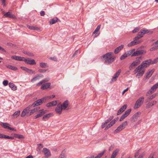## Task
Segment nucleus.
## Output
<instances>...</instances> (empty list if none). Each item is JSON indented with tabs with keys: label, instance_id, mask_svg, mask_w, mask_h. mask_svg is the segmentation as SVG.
I'll return each mask as SVG.
<instances>
[{
	"label": "nucleus",
	"instance_id": "obj_57",
	"mask_svg": "<svg viewBox=\"0 0 158 158\" xmlns=\"http://www.w3.org/2000/svg\"><path fill=\"white\" fill-rule=\"evenodd\" d=\"M157 62V59H155L153 61L151 60V64H153L156 63Z\"/></svg>",
	"mask_w": 158,
	"mask_h": 158
},
{
	"label": "nucleus",
	"instance_id": "obj_35",
	"mask_svg": "<svg viewBox=\"0 0 158 158\" xmlns=\"http://www.w3.org/2000/svg\"><path fill=\"white\" fill-rule=\"evenodd\" d=\"M7 68L14 70H16L17 69L16 67L11 65H8L6 66Z\"/></svg>",
	"mask_w": 158,
	"mask_h": 158
},
{
	"label": "nucleus",
	"instance_id": "obj_40",
	"mask_svg": "<svg viewBox=\"0 0 158 158\" xmlns=\"http://www.w3.org/2000/svg\"><path fill=\"white\" fill-rule=\"evenodd\" d=\"M122 128L119 126L118 128L115 130L114 132L115 133H117L120 131L123 130Z\"/></svg>",
	"mask_w": 158,
	"mask_h": 158
},
{
	"label": "nucleus",
	"instance_id": "obj_12",
	"mask_svg": "<svg viewBox=\"0 0 158 158\" xmlns=\"http://www.w3.org/2000/svg\"><path fill=\"white\" fill-rule=\"evenodd\" d=\"M11 11H8L4 15V16L6 17L12 19H16V17L13 14H11Z\"/></svg>",
	"mask_w": 158,
	"mask_h": 158
},
{
	"label": "nucleus",
	"instance_id": "obj_5",
	"mask_svg": "<svg viewBox=\"0 0 158 158\" xmlns=\"http://www.w3.org/2000/svg\"><path fill=\"white\" fill-rule=\"evenodd\" d=\"M30 109V106H29L27 107L24 109L21 114V116L24 117L26 115L27 116L30 115L29 114L30 113L29 111H30L29 110Z\"/></svg>",
	"mask_w": 158,
	"mask_h": 158
},
{
	"label": "nucleus",
	"instance_id": "obj_29",
	"mask_svg": "<svg viewBox=\"0 0 158 158\" xmlns=\"http://www.w3.org/2000/svg\"><path fill=\"white\" fill-rule=\"evenodd\" d=\"M13 58L14 59L19 61H24V60L25 58L23 57H21L19 56H13Z\"/></svg>",
	"mask_w": 158,
	"mask_h": 158
},
{
	"label": "nucleus",
	"instance_id": "obj_54",
	"mask_svg": "<svg viewBox=\"0 0 158 158\" xmlns=\"http://www.w3.org/2000/svg\"><path fill=\"white\" fill-rule=\"evenodd\" d=\"M8 81L7 80H4L3 82V84L4 86H6L8 85Z\"/></svg>",
	"mask_w": 158,
	"mask_h": 158
},
{
	"label": "nucleus",
	"instance_id": "obj_4",
	"mask_svg": "<svg viewBox=\"0 0 158 158\" xmlns=\"http://www.w3.org/2000/svg\"><path fill=\"white\" fill-rule=\"evenodd\" d=\"M141 59V57H137L136 58V60L134 61L129 66V69L130 70L132 69L133 67L135 66L140 63V60Z\"/></svg>",
	"mask_w": 158,
	"mask_h": 158
},
{
	"label": "nucleus",
	"instance_id": "obj_18",
	"mask_svg": "<svg viewBox=\"0 0 158 158\" xmlns=\"http://www.w3.org/2000/svg\"><path fill=\"white\" fill-rule=\"evenodd\" d=\"M57 104L56 101H53L48 103L46 106L48 107L55 106L57 105Z\"/></svg>",
	"mask_w": 158,
	"mask_h": 158
},
{
	"label": "nucleus",
	"instance_id": "obj_17",
	"mask_svg": "<svg viewBox=\"0 0 158 158\" xmlns=\"http://www.w3.org/2000/svg\"><path fill=\"white\" fill-rule=\"evenodd\" d=\"M145 70L144 69H139L138 72V73L136 75V76L138 77V78H139L142 76Z\"/></svg>",
	"mask_w": 158,
	"mask_h": 158
},
{
	"label": "nucleus",
	"instance_id": "obj_28",
	"mask_svg": "<svg viewBox=\"0 0 158 158\" xmlns=\"http://www.w3.org/2000/svg\"><path fill=\"white\" fill-rule=\"evenodd\" d=\"M154 70L153 69H152L147 73H146V79H148L151 76Z\"/></svg>",
	"mask_w": 158,
	"mask_h": 158
},
{
	"label": "nucleus",
	"instance_id": "obj_13",
	"mask_svg": "<svg viewBox=\"0 0 158 158\" xmlns=\"http://www.w3.org/2000/svg\"><path fill=\"white\" fill-rule=\"evenodd\" d=\"M127 107V105L125 104L121 107L120 109L118 110L117 114V115L120 114L122 113L124 111Z\"/></svg>",
	"mask_w": 158,
	"mask_h": 158
},
{
	"label": "nucleus",
	"instance_id": "obj_23",
	"mask_svg": "<svg viewBox=\"0 0 158 158\" xmlns=\"http://www.w3.org/2000/svg\"><path fill=\"white\" fill-rule=\"evenodd\" d=\"M27 26L29 29L31 30H34L38 31H39L40 30V28H39L35 26H30L29 25H27Z\"/></svg>",
	"mask_w": 158,
	"mask_h": 158
},
{
	"label": "nucleus",
	"instance_id": "obj_33",
	"mask_svg": "<svg viewBox=\"0 0 158 158\" xmlns=\"http://www.w3.org/2000/svg\"><path fill=\"white\" fill-rule=\"evenodd\" d=\"M114 124V122L113 121H111L105 128V130H107L109 128L112 126Z\"/></svg>",
	"mask_w": 158,
	"mask_h": 158
},
{
	"label": "nucleus",
	"instance_id": "obj_1",
	"mask_svg": "<svg viewBox=\"0 0 158 158\" xmlns=\"http://www.w3.org/2000/svg\"><path fill=\"white\" fill-rule=\"evenodd\" d=\"M112 52H109L104 54L102 58L104 63L106 64H110L114 61L116 57L113 55Z\"/></svg>",
	"mask_w": 158,
	"mask_h": 158
},
{
	"label": "nucleus",
	"instance_id": "obj_24",
	"mask_svg": "<svg viewBox=\"0 0 158 158\" xmlns=\"http://www.w3.org/2000/svg\"><path fill=\"white\" fill-rule=\"evenodd\" d=\"M119 150L118 149H115L113 152L112 156H111V158H115L116 156L118 154Z\"/></svg>",
	"mask_w": 158,
	"mask_h": 158
},
{
	"label": "nucleus",
	"instance_id": "obj_3",
	"mask_svg": "<svg viewBox=\"0 0 158 158\" xmlns=\"http://www.w3.org/2000/svg\"><path fill=\"white\" fill-rule=\"evenodd\" d=\"M144 100V98L143 97L139 98L135 103L134 106V109H136L140 107L143 104Z\"/></svg>",
	"mask_w": 158,
	"mask_h": 158
},
{
	"label": "nucleus",
	"instance_id": "obj_20",
	"mask_svg": "<svg viewBox=\"0 0 158 158\" xmlns=\"http://www.w3.org/2000/svg\"><path fill=\"white\" fill-rule=\"evenodd\" d=\"M69 101L67 100L65 101L62 104H61V106L63 109V110H65L67 107L69 105Z\"/></svg>",
	"mask_w": 158,
	"mask_h": 158
},
{
	"label": "nucleus",
	"instance_id": "obj_58",
	"mask_svg": "<svg viewBox=\"0 0 158 158\" xmlns=\"http://www.w3.org/2000/svg\"><path fill=\"white\" fill-rule=\"evenodd\" d=\"M36 76L38 77L39 78V79L40 78V77H43V75L41 74H38L36 75Z\"/></svg>",
	"mask_w": 158,
	"mask_h": 158
},
{
	"label": "nucleus",
	"instance_id": "obj_63",
	"mask_svg": "<svg viewBox=\"0 0 158 158\" xmlns=\"http://www.w3.org/2000/svg\"><path fill=\"white\" fill-rule=\"evenodd\" d=\"M133 53L132 52L131 50H130L129 51H128V54H127V56H128L130 55H132V54L133 53Z\"/></svg>",
	"mask_w": 158,
	"mask_h": 158
},
{
	"label": "nucleus",
	"instance_id": "obj_7",
	"mask_svg": "<svg viewBox=\"0 0 158 158\" xmlns=\"http://www.w3.org/2000/svg\"><path fill=\"white\" fill-rule=\"evenodd\" d=\"M63 110L61 106V104L60 103L57 105V106L55 109V111L56 113L59 114H61L62 110Z\"/></svg>",
	"mask_w": 158,
	"mask_h": 158
},
{
	"label": "nucleus",
	"instance_id": "obj_6",
	"mask_svg": "<svg viewBox=\"0 0 158 158\" xmlns=\"http://www.w3.org/2000/svg\"><path fill=\"white\" fill-rule=\"evenodd\" d=\"M121 72V69H119L118 71L114 74L111 80V81L112 82L115 81L117 80V78Z\"/></svg>",
	"mask_w": 158,
	"mask_h": 158
},
{
	"label": "nucleus",
	"instance_id": "obj_41",
	"mask_svg": "<svg viewBox=\"0 0 158 158\" xmlns=\"http://www.w3.org/2000/svg\"><path fill=\"white\" fill-rule=\"evenodd\" d=\"M40 65L41 67L43 68H45L48 67L47 64L45 63L40 62Z\"/></svg>",
	"mask_w": 158,
	"mask_h": 158
},
{
	"label": "nucleus",
	"instance_id": "obj_16",
	"mask_svg": "<svg viewBox=\"0 0 158 158\" xmlns=\"http://www.w3.org/2000/svg\"><path fill=\"white\" fill-rule=\"evenodd\" d=\"M51 85V83L48 82L44 84L41 87V89L43 90L47 89L49 88Z\"/></svg>",
	"mask_w": 158,
	"mask_h": 158
},
{
	"label": "nucleus",
	"instance_id": "obj_39",
	"mask_svg": "<svg viewBox=\"0 0 158 158\" xmlns=\"http://www.w3.org/2000/svg\"><path fill=\"white\" fill-rule=\"evenodd\" d=\"M140 32L141 33H142V35H143L146 33H148L149 31L148 30L145 29L144 28H143Z\"/></svg>",
	"mask_w": 158,
	"mask_h": 158
},
{
	"label": "nucleus",
	"instance_id": "obj_26",
	"mask_svg": "<svg viewBox=\"0 0 158 158\" xmlns=\"http://www.w3.org/2000/svg\"><path fill=\"white\" fill-rule=\"evenodd\" d=\"M49 79L48 78H45L43 80L41 81H40L39 82L37 83L36 85L37 86H40L41 85L44 83H45L47 81H49Z\"/></svg>",
	"mask_w": 158,
	"mask_h": 158
},
{
	"label": "nucleus",
	"instance_id": "obj_19",
	"mask_svg": "<svg viewBox=\"0 0 158 158\" xmlns=\"http://www.w3.org/2000/svg\"><path fill=\"white\" fill-rule=\"evenodd\" d=\"M47 98L44 97L42 98L41 99H39L37 100L36 101L38 106L41 105L44 102V101Z\"/></svg>",
	"mask_w": 158,
	"mask_h": 158
},
{
	"label": "nucleus",
	"instance_id": "obj_34",
	"mask_svg": "<svg viewBox=\"0 0 158 158\" xmlns=\"http://www.w3.org/2000/svg\"><path fill=\"white\" fill-rule=\"evenodd\" d=\"M20 113V111L18 110L15 111L13 114V116L14 118L17 117L19 115Z\"/></svg>",
	"mask_w": 158,
	"mask_h": 158
},
{
	"label": "nucleus",
	"instance_id": "obj_62",
	"mask_svg": "<svg viewBox=\"0 0 158 158\" xmlns=\"http://www.w3.org/2000/svg\"><path fill=\"white\" fill-rule=\"evenodd\" d=\"M2 3L4 6H6V0H1Z\"/></svg>",
	"mask_w": 158,
	"mask_h": 158
},
{
	"label": "nucleus",
	"instance_id": "obj_50",
	"mask_svg": "<svg viewBox=\"0 0 158 158\" xmlns=\"http://www.w3.org/2000/svg\"><path fill=\"white\" fill-rule=\"evenodd\" d=\"M29 106H30V107H34L36 106H38V105H37V103L36 101L34 102L31 105H30Z\"/></svg>",
	"mask_w": 158,
	"mask_h": 158
},
{
	"label": "nucleus",
	"instance_id": "obj_47",
	"mask_svg": "<svg viewBox=\"0 0 158 158\" xmlns=\"http://www.w3.org/2000/svg\"><path fill=\"white\" fill-rule=\"evenodd\" d=\"M127 56V54H124L123 55L120 57V59L121 60H123L125 59Z\"/></svg>",
	"mask_w": 158,
	"mask_h": 158
},
{
	"label": "nucleus",
	"instance_id": "obj_59",
	"mask_svg": "<svg viewBox=\"0 0 158 158\" xmlns=\"http://www.w3.org/2000/svg\"><path fill=\"white\" fill-rule=\"evenodd\" d=\"M35 112V111L34 109L31 110L30 111H29L30 113L29 114L31 115V114L34 113Z\"/></svg>",
	"mask_w": 158,
	"mask_h": 158
},
{
	"label": "nucleus",
	"instance_id": "obj_37",
	"mask_svg": "<svg viewBox=\"0 0 158 158\" xmlns=\"http://www.w3.org/2000/svg\"><path fill=\"white\" fill-rule=\"evenodd\" d=\"M65 151L63 150L61 152L59 158H65Z\"/></svg>",
	"mask_w": 158,
	"mask_h": 158
},
{
	"label": "nucleus",
	"instance_id": "obj_30",
	"mask_svg": "<svg viewBox=\"0 0 158 158\" xmlns=\"http://www.w3.org/2000/svg\"><path fill=\"white\" fill-rule=\"evenodd\" d=\"M9 87L11 88L12 90H15L17 89V87L12 83H10L9 84Z\"/></svg>",
	"mask_w": 158,
	"mask_h": 158
},
{
	"label": "nucleus",
	"instance_id": "obj_48",
	"mask_svg": "<svg viewBox=\"0 0 158 158\" xmlns=\"http://www.w3.org/2000/svg\"><path fill=\"white\" fill-rule=\"evenodd\" d=\"M156 96V94H154L151 96H150V97L148 98V99L149 100H151L153 99Z\"/></svg>",
	"mask_w": 158,
	"mask_h": 158
},
{
	"label": "nucleus",
	"instance_id": "obj_45",
	"mask_svg": "<svg viewBox=\"0 0 158 158\" xmlns=\"http://www.w3.org/2000/svg\"><path fill=\"white\" fill-rule=\"evenodd\" d=\"M114 118V116H111L110 117L105 121V123H107L109 122H110L112 119H113Z\"/></svg>",
	"mask_w": 158,
	"mask_h": 158
},
{
	"label": "nucleus",
	"instance_id": "obj_49",
	"mask_svg": "<svg viewBox=\"0 0 158 158\" xmlns=\"http://www.w3.org/2000/svg\"><path fill=\"white\" fill-rule=\"evenodd\" d=\"M154 92L151 89L150 90H149L147 92V93L146 94V95L148 96L149 95L152 94Z\"/></svg>",
	"mask_w": 158,
	"mask_h": 158
},
{
	"label": "nucleus",
	"instance_id": "obj_11",
	"mask_svg": "<svg viewBox=\"0 0 158 158\" xmlns=\"http://www.w3.org/2000/svg\"><path fill=\"white\" fill-rule=\"evenodd\" d=\"M144 51L143 50H137L135 52L131 55V56H139L143 54Z\"/></svg>",
	"mask_w": 158,
	"mask_h": 158
},
{
	"label": "nucleus",
	"instance_id": "obj_44",
	"mask_svg": "<svg viewBox=\"0 0 158 158\" xmlns=\"http://www.w3.org/2000/svg\"><path fill=\"white\" fill-rule=\"evenodd\" d=\"M1 125H2V126L4 128L6 129H8V127H9L8 126H7V125H9V124L6 123H2L1 124Z\"/></svg>",
	"mask_w": 158,
	"mask_h": 158
},
{
	"label": "nucleus",
	"instance_id": "obj_53",
	"mask_svg": "<svg viewBox=\"0 0 158 158\" xmlns=\"http://www.w3.org/2000/svg\"><path fill=\"white\" fill-rule=\"evenodd\" d=\"M139 29V27H136L134 30L132 31V32L133 33H135L137 31H138Z\"/></svg>",
	"mask_w": 158,
	"mask_h": 158
},
{
	"label": "nucleus",
	"instance_id": "obj_42",
	"mask_svg": "<svg viewBox=\"0 0 158 158\" xmlns=\"http://www.w3.org/2000/svg\"><path fill=\"white\" fill-rule=\"evenodd\" d=\"M51 113H49L44 115L43 117V119H44L45 118H49L51 117Z\"/></svg>",
	"mask_w": 158,
	"mask_h": 158
},
{
	"label": "nucleus",
	"instance_id": "obj_10",
	"mask_svg": "<svg viewBox=\"0 0 158 158\" xmlns=\"http://www.w3.org/2000/svg\"><path fill=\"white\" fill-rule=\"evenodd\" d=\"M142 42V40H135V39L134 38V40L128 44L127 45V46L129 47H131L136 44H138L141 43Z\"/></svg>",
	"mask_w": 158,
	"mask_h": 158
},
{
	"label": "nucleus",
	"instance_id": "obj_2",
	"mask_svg": "<svg viewBox=\"0 0 158 158\" xmlns=\"http://www.w3.org/2000/svg\"><path fill=\"white\" fill-rule=\"evenodd\" d=\"M151 60L150 59L144 61L141 64L137 67L135 70L134 71L135 73H137L139 69L147 67L151 63Z\"/></svg>",
	"mask_w": 158,
	"mask_h": 158
},
{
	"label": "nucleus",
	"instance_id": "obj_43",
	"mask_svg": "<svg viewBox=\"0 0 158 158\" xmlns=\"http://www.w3.org/2000/svg\"><path fill=\"white\" fill-rule=\"evenodd\" d=\"M100 25H99L94 30V31L93 32V34H97V32L99 31L100 29Z\"/></svg>",
	"mask_w": 158,
	"mask_h": 158
},
{
	"label": "nucleus",
	"instance_id": "obj_25",
	"mask_svg": "<svg viewBox=\"0 0 158 158\" xmlns=\"http://www.w3.org/2000/svg\"><path fill=\"white\" fill-rule=\"evenodd\" d=\"M1 139H14V136H9L8 135H6L4 134H2Z\"/></svg>",
	"mask_w": 158,
	"mask_h": 158
},
{
	"label": "nucleus",
	"instance_id": "obj_32",
	"mask_svg": "<svg viewBox=\"0 0 158 158\" xmlns=\"http://www.w3.org/2000/svg\"><path fill=\"white\" fill-rule=\"evenodd\" d=\"M58 19L56 18L55 19H51L50 20L49 23L50 24H53L57 22Z\"/></svg>",
	"mask_w": 158,
	"mask_h": 158
},
{
	"label": "nucleus",
	"instance_id": "obj_31",
	"mask_svg": "<svg viewBox=\"0 0 158 158\" xmlns=\"http://www.w3.org/2000/svg\"><path fill=\"white\" fill-rule=\"evenodd\" d=\"M156 102V101H153L151 102L148 103L147 105V106L148 108H150L152 106L155 105Z\"/></svg>",
	"mask_w": 158,
	"mask_h": 158
},
{
	"label": "nucleus",
	"instance_id": "obj_46",
	"mask_svg": "<svg viewBox=\"0 0 158 158\" xmlns=\"http://www.w3.org/2000/svg\"><path fill=\"white\" fill-rule=\"evenodd\" d=\"M131 111V109H129L126 110L124 114L126 117H127L130 114Z\"/></svg>",
	"mask_w": 158,
	"mask_h": 158
},
{
	"label": "nucleus",
	"instance_id": "obj_22",
	"mask_svg": "<svg viewBox=\"0 0 158 158\" xmlns=\"http://www.w3.org/2000/svg\"><path fill=\"white\" fill-rule=\"evenodd\" d=\"M124 47L123 45H121L120 46H119L117 47L114 51V53L115 54H117L120 51L123 49Z\"/></svg>",
	"mask_w": 158,
	"mask_h": 158
},
{
	"label": "nucleus",
	"instance_id": "obj_51",
	"mask_svg": "<svg viewBox=\"0 0 158 158\" xmlns=\"http://www.w3.org/2000/svg\"><path fill=\"white\" fill-rule=\"evenodd\" d=\"M39 78H38L36 76L34 77L31 80V82H33L34 81H36L37 80H39Z\"/></svg>",
	"mask_w": 158,
	"mask_h": 158
},
{
	"label": "nucleus",
	"instance_id": "obj_27",
	"mask_svg": "<svg viewBox=\"0 0 158 158\" xmlns=\"http://www.w3.org/2000/svg\"><path fill=\"white\" fill-rule=\"evenodd\" d=\"M11 135H14V138L15 137L16 138H18L19 139H24V138L23 135L17 134H11Z\"/></svg>",
	"mask_w": 158,
	"mask_h": 158
},
{
	"label": "nucleus",
	"instance_id": "obj_64",
	"mask_svg": "<svg viewBox=\"0 0 158 158\" xmlns=\"http://www.w3.org/2000/svg\"><path fill=\"white\" fill-rule=\"evenodd\" d=\"M118 117L116 118H114V120H112V121H113L115 123V122L118 120Z\"/></svg>",
	"mask_w": 158,
	"mask_h": 158
},
{
	"label": "nucleus",
	"instance_id": "obj_21",
	"mask_svg": "<svg viewBox=\"0 0 158 158\" xmlns=\"http://www.w3.org/2000/svg\"><path fill=\"white\" fill-rule=\"evenodd\" d=\"M21 68L23 70H24L26 71L27 73H35V71H33L32 70L28 69L27 68L25 67H21Z\"/></svg>",
	"mask_w": 158,
	"mask_h": 158
},
{
	"label": "nucleus",
	"instance_id": "obj_38",
	"mask_svg": "<svg viewBox=\"0 0 158 158\" xmlns=\"http://www.w3.org/2000/svg\"><path fill=\"white\" fill-rule=\"evenodd\" d=\"M127 124V122L126 121L122 123L120 126L123 129L125 128Z\"/></svg>",
	"mask_w": 158,
	"mask_h": 158
},
{
	"label": "nucleus",
	"instance_id": "obj_14",
	"mask_svg": "<svg viewBox=\"0 0 158 158\" xmlns=\"http://www.w3.org/2000/svg\"><path fill=\"white\" fill-rule=\"evenodd\" d=\"M141 113L140 112H137L132 117V121L135 122L138 119V118L139 117Z\"/></svg>",
	"mask_w": 158,
	"mask_h": 158
},
{
	"label": "nucleus",
	"instance_id": "obj_8",
	"mask_svg": "<svg viewBox=\"0 0 158 158\" xmlns=\"http://www.w3.org/2000/svg\"><path fill=\"white\" fill-rule=\"evenodd\" d=\"M43 152L46 157L48 158L51 156V153L50 151L48 149L46 148H44L43 149Z\"/></svg>",
	"mask_w": 158,
	"mask_h": 158
},
{
	"label": "nucleus",
	"instance_id": "obj_9",
	"mask_svg": "<svg viewBox=\"0 0 158 158\" xmlns=\"http://www.w3.org/2000/svg\"><path fill=\"white\" fill-rule=\"evenodd\" d=\"M39 114H37L34 117V118L36 119L37 118L43 116L44 114L46 113V110L44 109L40 110L39 111Z\"/></svg>",
	"mask_w": 158,
	"mask_h": 158
},
{
	"label": "nucleus",
	"instance_id": "obj_52",
	"mask_svg": "<svg viewBox=\"0 0 158 158\" xmlns=\"http://www.w3.org/2000/svg\"><path fill=\"white\" fill-rule=\"evenodd\" d=\"M106 151V150H105L102 152L99 153L98 154V156L100 158L103 155V154L105 153Z\"/></svg>",
	"mask_w": 158,
	"mask_h": 158
},
{
	"label": "nucleus",
	"instance_id": "obj_15",
	"mask_svg": "<svg viewBox=\"0 0 158 158\" xmlns=\"http://www.w3.org/2000/svg\"><path fill=\"white\" fill-rule=\"evenodd\" d=\"M25 62L29 64H35L36 63L35 60L33 59L29 60V59H25Z\"/></svg>",
	"mask_w": 158,
	"mask_h": 158
},
{
	"label": "nucleus",
	"instance_id": "obj_60",
	"mask_svg": "<svg viewBox=\"0 0 158 158\" xmlns=\"http://www.w3.org/2000/svg\"><path fill=\"white\" fill-rule=\"evenodd\" d=\"M45 14V12L44 11H41L40 13V15L41 16H44Z\"/></svg>",
	"mask_w": 158,
	"mask_h": 158
},
{
	"label": "nucleus",
	"instance_id": "obj_55",
	"mask_svg": "<svg viewBox=\"0 0 158 158\" xmlns=\"http://www.w3.org/2000/svg\"><path fill=\"white\" fill-rule=\"evenodd\" d=\"M140 38H141V37L138 34H137V36L134 38L135 40L138 41L139 40V39Z\"/></svg>",
	"mask_w": 158,
	"mask_h": 158
},
{
	"label": "nucleus",
	"instance_id": "obj_36",
	"mask_svg": "<svg viewBox=\"0 0 158 158\" xmlns=\"http://www.w3.org/2000/svg\"><path fill=\"white\" fill-rule=\"evenodd\" d=\"M158 88V83L156 84L153 85L151 88V89L154 92L157 88Z\"/></svg>",
	"mask_w": 158,
	"mask_h": 158
},
{
	"label": "nucleus",
	"instance_id": "obj_56",
	"mask_svg": "<svg viewBox=\"0 0 158 158\" xmlns=\"http://www.w3.org/2000/svg\"><path fill=\"white\" fill-rule=\"evenodd\" d=\"M38 71L40 73H44L46 71V70L44 69H39Z\"/></svg>",
	"mask_w": 158,
	"mask_h": 158
},
{
	"label": "nucleus",
	"instance_id": "obj_61",
	"mask_svg": "<svg viewBox=\"0 0 158 158\" xmlns=\"http://www.w3.org/2000/svg\"><path fill=\"white\" fill-rule=\"evenodd\" d=\"M106 124H107V123H105H105H103L101 126V127L102 128H104L105 127L106 125Z\"/></svg>",
	"mask_w": 158,
	"mask_h": 158
}]
</instances>
